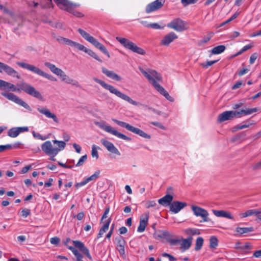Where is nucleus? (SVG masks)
Wrapping results in <instances>:
<instances>
[{
    "label": "nucleus",
    "instance_id": "obj_1",
    "mask_svg": "<svg viewBox=\"0 0 261 261\" xmlns=\"http://www.w3.org/2000/svg\"><path fill=\"white\" fill-rule=\"evenodd\" d=\"M139 70L159 92L164 96L169 101L171 102L174 101V98L169 95L168 92L162 86L157 83V81H161L162 79V76L160 73L154 70H151L148 73L141 67H139Z\"/></svg>",
    "mask_w": 261,
    "mask_h": 261
},
{
    "label": "nucleus",
    "instance_id": "obj_2",
    "mask_svg": "<svg viewBox=\"0 0 261 261\" xmlns=\"http://www.w3.org/2000/svg\"><path fill=\"white\" fill-rule=\"evenodd\" d=\"M257 109L249 108L246 110L242 109L240 111H225L220 115L218 117V121L219 122H222L226 120H231L234 118H239L241 117L243 115H248L257 112Z\"/></svg>",
    "mask_w": 261,
    "mask_h": 261
},
{
    "label": "nucleus",
    "instance_id": "obj_3",
    "mask_svg": "<svg viewBox=\"0 0 261 261\" xmlns=\"http://www.w3.org/2000/svg\"><path fill=\"white\" fill-rule=\"evenodd\" d=\"M17 86L18 88L14 85L8 82V85H6V88L9 89L12 91H20L22 90L32 96L38 99L42 100L43 97L40 93L31 85L22 82L19 84H17Z\"/></svg>",
    "mask_w": 261,
    "mask_h": 261
},
{
    "label": "nucleus",
    "instance_id": "obj_4",
    "mask_svg": "<svg viewBox=\"0 0 261 261\" xmlns=\"http://www.w3.org/2000/svg\"><path fill=\"white\" fill-rule=\"evenodd\" d=\"M93 80L95 82L100 84L105 89L109 90L111 93L114 94L117 97L127 101L133 105L138 106L139 105L138 102L133 100L129 96L124 93H122L117 89L115 88L114 86L107 84L105 82L99 80L97 77H93Z\"/></svg>",
    "mask_w": 261,
    "mask_h": 261
},
{
    "label": "nucleus",
    "instance_id": "obj_5",
    "mask_svg": "<svg viewBox=\"0 0 261 261\" xmlns=\"http://www.w3.org/2000/svg\"><path fill=\"white\" fill-rule=\"evenodd\" d=\"M58 41L63 44H66L72 47L77 48L80 50L84 51L87 53L89 56L96 59L98 62L102 63V60L99 58V57L92 50L86 48L83 45L77 42H74L68 38H64L61 36H59L57 38Z\"/></svg>",
    "mask_w": 261,
    "mask_h": 261
},
{
    "label": "nucleus",
    "instance_id": "obj_6",
    "mask_svg": "<svg viewBox=\"0 0 261 261\" xmlns=\"http://www.w3.org/2000/svg\"><path fill=\"white\" fill-rule=\"evenodd\" d=\"M58 7L63 10H64L72 14L77 17H82L84 14L81 12L75 10L80 5L77 3H72L68 0H54Z\"/></svg>",
    "mask_w": 261,
    "mask_h": 261
},
{
    "label": "nucleus",
    "instance_id": "obj_7",
    "mask_svg": "<svg viewBox=\"0 0 261 261\" xmlns=\"http://www.w3.org/2000/svg\"><path fill=\"white\" fill-rule=\"evenodd\" d=\"M17 65H18L19 67L25 69L27 70H28L30 71H32V72L36 73L40 76H43L44 77H45L51 81H56L57 79L52 76L51 75L48 74L42 70H41L40 68H39L37 67H36L33 65L26 63L25 62H17L16 63Z\"/></svg>",
    "mask_w": 261,
    "mask_h": 261
},
{
    "label": "nucleus",
    "instance_id": "obj_8",
    "mask_svg": "<svg viewBox=\"0 0 261 261\" xmlns=\"http://www.w3.org/2000/svg\"><path fill=\"white\" fill-rule=\"evenodd\" d=\"M116 39L125 48L130 50L134 53L141 55H144L146 54L145 51L143 48L138 47L134 43L126 38L117 36Z\"/></svg>",
    "mask_w": 261,
    "mask_h": 261
},
{
    "label": "nucleus",
    "instance_id": "obj_9",
    "mask_svg": "<svg viewBox=\"0 0 261 261\" xmlns=\"http://www.w3.org/2000/svg\"><path fill=\"white\" fill-rule=\"evenodd\" d=\"M112 121L115 122L117 124L119 125V126L125 128L129 131L132 132L136 134H137L144 138L149 139L151 138L150 135L147 134L142 130L138 128L135 127L134 126L130 125L127 123L119 121L115 119H112Z\"/></svg>",
    "mask_w": 261,
    "mask_h": 261
},
{
    "label": "nucleus",
    "instance_id": "obj_10",
    "mask_svg": "<svg viewBox=\"0 0 261 261\" xmlns=\"http://www.w3.org/2000/svg\"><path fill=\"white\" fill-rule=\"evenodd\" d=\"M42 151L46 154L50 156V160L55 161V156H56L60 151V149L53 147L50 141H46L41 145Z\"/></svg>",
    "mask_w": 261,
    "mask_h": 261
},
{
    "label": "nucleus",
    "instance_id": "obj_11",
    "mask_svg": "<svg viewBox=\"0 0 261 261\" xmlns=\"http://www.w3.org/2000/svg\"><path fill=\"white\" fill-rule=\"evenodd\" d=\"M44 65L48 68L54 74L59 76L62 81L67 84L71 83L70 81H72L71 78L69 77L62 69L57 67L54 64L46 62L44 63Z\"/></svg>",
    "mask_w": 261,
    "mask_h": 261
},
{
    "label": "nucleus",
    "instance_id": "obj_12",
    "mask_svg": "<svg viewBox=\"0 0 261 261\" xmlns=\"http://www.w3.org/2000/svg\"><path fill=\"white\" fill-rule=\"evenodd\" d=\"M191 209L195 216L201 218L199 222L202 223L211 221L208 217L209 214L205 209L194 205L191 206Z\"/></svg>",
    "mask_w": 261,
    "mask_h": 261
},
{
    "label": "nucleus",
    "instance_id": "obj_13",
    "mask_svg": "<svg viewBox=\"0 0 261 261\" xmlns=\"http://www.w3.org/2000/svg\"><path fill=\"white\" fill-rule=\"evenodd\" d=\"M99 127L105 130L106 132L109 133L119 138L122 139L123 140L130 141L132 140L131 138L126 136V135L121 134L118 132L117 130L114 129L111 126L107 125L105 124V123H98Z\"/></svg>",
    "mask_w": 261,
    "mask_h": 261
},
{
    "label": "nucleus",
    "instance_id": "obj_14",
    "mask_svg": "<svg viewBox=\"0 0 261 261\" xmlns=\"http://www.w3.org/2000/svg\"><path fill=\"white\" fill-rule=\"evenodd\" d=\"M187 24L185 21L179 18H177L168 23L167 27L177 32H181L187 29Z\"/></svg>",
    "mask_w": 261,
    "mask_h": 261
},
{
    "label": "nucleus",
    "instance_id": "obj_15",
    "mask_svg": "<svg viewBox=\"0 0 261 261\" xmlns=\"http://www.w3.org/2000/svg\"><path fill=\"white\" fill-rule=\"evenodd\" d=\"M2 95L9 100H12L16 103L23 107L25 109L28 110L29 111H32V109L29 106V105L14 94L12 93L5 92L2 93Z\"/></svg>",
    "mask_w": 261,
    "mask_h": 261
},
{
    "label": "nucleus",
    "instance_id": "obj_16",
    "mask_svg": "<svg viewBox=\"0 0 261 261\" xmlns=\"http://www.w3.org/2000/svg\"><path fill=\"white\" fill-rule=\"evenodd\" d=\"M165 2V0H155L148 4L146 7L145 12L149 14L161 9Z\"/></svg>",
    "mask_w": 261,
    "mask_h": 261
},
{
    "label": "nucleus",
    "instance_id": "obj_17",
    "mask_svg": "<svg viewBox=\"0 0 261 261\" xmlns=\"http://www.w3.org/2000/svg\"><path fill=\"white\" fill-rule=\"evenodd\" d=\"M187 203L185 202L179 201H172L169 207L170 211L173 214H177L181 210L187 206Z\"/></svg>",
    "mask_w": 261,
    "mask_h": 261
},
{
    "label": "nucleus",
    "instance_id": "obj_18",
    "mask_svg": "<svg viewBox=\"0 0 261 261\" xmlns=\"http://www.w3.org/2000/svg\"><path fill=\"white\" fill-rule=\"evenodd\" d=\"M115 241L116 242V248L119 251L120 254L123 256L125 255V245L126 241L124 239L123 237L119 236L115 238Z\"/></svg>",
    "mask_w": 261,
    "mask_h": 261
},
{
    "label": "nucleus",
    "instance_id": "obj_19",
    "mask_svg": "<svg viewBox=\"0 0 261 261\" xmlns=\"http://www.w3.org/2000/svg\"><path fill=\"white\" fill-rule=\"evenodd\" d=\"M37 110L40 113L44 115L47 118L52 119L57 123H59V120L57 116L54 113H51L49 109L45 107H38Z\"/></svg>",
    "mask_w": 261,
    "mask_h": 261
},
{
    "label": "nucleus",
    "instance_id": "obj_20",
    "mask_svg": "<svg viewBox=\"0 0 261 261\" xmlns=\"http://www.w3.org/2000/svg\"><path fill=\"white\" fill-rule=\"evenodd\" d=\"M72 242L75 247L79 248L89 259L92 260V257L88 248L85 246L83 242L77 240L73 241Z\"/></svg>",
    "mask_w": 261,
    "mask_h": 261
},
{
    "label": "nucleus",
    "instance_id": "obj_21",
    "mask_svg": "<svg viewBox=\"0 0 261 261\" xmlns=\"http://www.w3.org/2000/svg\"><path fill=\"white\" fill-rule=\"evenodd\" d=\"M100 142L109 151L119 155H120L119 151L112 142L105 139H101Z\"/></svg>",
    "mask_w": 261,
    "mask_h": 261
},
{
    "label": "nucleus",
    "instance_id": "obj_22",
    "mask_svg": "<svg viewBox=\"0 0 261 261\" xmlns=\"http://www.w3.org/2000/svg\"><path fill=\"white\" fill-rule=\"evenodd\" d=\"M0 68L3 70L8 75L20 79V76L17 73V72L11 67L8 65L0 62Z\"/></svg>",
    "mask_w": 261,
    "mask_h": 261
},
{
    "label": "nucleus",
    "instance_id": "obj_23",
    "mask_svg": "<svg viewBox=\"0 0 261 261\" xmlns=\"http://www.w3.org/2000/svg\"><path fill=\"white\" fill-rule=\"evenodd\" d=\"M77 31L85 40L92 44L94 46L98 43V41L95 38L82 29H79Z\"/></svg>",
    "mask_w": 261,
    "mask_h": 261
},
{
    "label": "nucleus",
    "instance_id": "obj_24",
    "mask_svg": "<svg viewBox=\"0 0 261 261\" xmlns=\"http://www.w3.org/2000/svg\"><path fill=\"white\" fill-rule=\"evenodd\" d=\"M178 38L177 35L172 32L164 36L162 40L161 44L163 45L168 46L174 40Z\"/></svg>",
    "mask_w": 261,
    "mask_h": 261
},
{
    "label": "nucleus",
    "instance_id": "obj_25",
    "mask_svg": "<svg viewBox=\"0 0 261 261\" xmlns=\"http://www.w3.org/2000/svg\"><path fill=\"white\" fill-rule=\"evenodd\" d=\"M99 174H100V171L97 170L95 172V173L93 175L87 177L83 181H82L80 182L76 183L75 186L77 188H79L82 186H83L85 185L86 184H87V183H88L89 182H90V181L95 180L97 178H98L99 177Z\"/></svg>",
    "mask_w": 261,
    "mask_h": 261
},
{
    "label": "nucleus",
    "instance_id": "obj_26",
    "mask_svg": "<svg viewBox=\"0 0 261 261\" xmlns=\"http://www.w3.org/2000/svg\"><path fill=\"white\" fill-rule=\"evenodd\" d=\"M173 199V196L171 194H167L162 198L158 200L160 204L164 206H170L171 202Z\"/></svg>",
    "mask_w": 261,
    "mask_h": 261
},
{
    "label": "nucleus",
    "instance_id": "obj_27",
    "mask_svg": "<svg viewBox=\"0 0 261 261\" xmlns=\"http://www.w3.org/2000/svg\"><path fill=\"white\" fill-rule=\"evenodd\" d=\"M102 72L103 74L106 75L109 78H111L112 80H115L116 81H120L121 80V77L118 75L117 74L115 73L114 71L109 70L105 67H102L101 68Z\"/></svg>",
    "mask_w": 261,
    "mask_h": 261
},
{
    "label": "nucleus",
    "instance_id": "obj_28",
    "mask_svg": "<svg viewBox=\"0 0 261 261\" xmlns=\"http://www.w3.org/2000/svg\"><path fill=\"white\" fill-rule=\"evenodd\" d=\"M192 237H189L187 239H181L182 243L180 244V249L182 252L189 249L192 242Z\"/></svg>",
    "mask_w": 261,
    "mask_h": 261
},
{
    "label": "nucleus",
    "instance_id": "obj_29",
    "mask_svg": "<svg viewBox=\"0 0 261 261\" xmlns=\"http://www.w3.org/2000/svg\"><path fill=\"white\" fill-rule=\"evenodd\" d=\"M212 211L213 214L218 217H225L231 220H234V217L229 212L223 210L219 211L213 210Z\"/></svg>",
    "mask_w": 261,
    "mask_h": 261
},
{
    "label": "nucleus",
    "instance_id": "obj_30",
    "mask_svg": "<svg viewBox=\"0 0 261 261\" xmlns=\"http://www.w3.org/2000/svg\"><path fill=\"white\" fill-rule=\"evenodd\" d=\"M148 216H147L146 217L143 219H140L139 225L137 228L138 232H142L145 230V228L148 224Z\"/></svg>",
    "mask_w": 261,
    "mask_h": 261
},
{
    "label": "nucleus",
    "instance_id": "obj_31",
    "mask_svg": "<svg viewBox=\"0 0 261 261\" xmlns=\"http://www.w3.org/2000/svg\"><path fill=\"white\" fill-rule=\"evenodd\" d=\"M154 236L156 239L165 238L167 241H168V239H169L170 237H171V234L167 231H162L156 232L154 234Z\"/></svg>",
    "mask_w": 261,
    "mask_h": 261
},
{
    "label": "nucleus",
    "instance_id": "obj_32",
    "mask_svg": "<svg viewBox=\"0 0 261 261\" xmlns=\"http://www.w3.org/2000/svg\"><path fill=\"white\" fill-rule=\"evenodd\" d=\"M111 221V219L110 218L109 219L106 223L101 227L97 234V238L101 237L103 234L108 230Z\"/></svg>",
    "mask_w": 261,
    "mask_h": 261
},
{
    "label": "nucleus",
    "instance_id": "obj_33",
    "mask_svg": "<svg viewBox=\"0 0 261 261\" xmlns=\"http://www.w3.org/2000/svg\"><path fill=\"white\" fill-rule=\"evenodd\" d=\"M254 231V228L253 227H238L236 228V231L239 233L240 234L244 233H249Z\"/></svg>",
    "mask_w": 261,
    "mask_h": 261
},
{
    "label": "nucleus",
    "instance_id": "obj_34",
    "mask_svg": "<svg viewBox=\"0 0 261 261\" xmlns=\"http://www.w3.org/2000/svg\"><path fill=\"white\" fill-rule=\"evenodd\" d=\"M258 211L255 209L249 210L245 212V213L240 214V216L241 218H245L249 216H251L252 215L256 216V214H258Z\"/></svg>",
    "mask_w": 261,
    "mask_h": 261
},
{
    "label": "nucleus",
    "instance_id": "obj_35",
    "mask_svg": "<svg viewBox=\"0 0 261 261\" xmlns=\"http://www.w3.org/2000/svg\"><path fill=\"white\" fill-rule=\"evenodd\" d=\"M226 47L223 45H220L214 47L212 50V53L213 54H219L223 52Z\"/></svg>",
    "mask_w": 261,
    "mask_h": 261
},
{
    "label": "nucleus",
    "instance_id": "obj_36",
    "mask_svg": "<svg viewBox=\"0 0 261 261\" xmlns=\"http://www.w3.org/2000/svg\"><path fill=\"white\" fill-rule=\"evenodd\" d=\"M203 239L201 237L197 238L195 247V250L196 251H199L201 249L203 244Z\"/></svg>",
    "mask_w": 261,
    "mask_h": 261
},
{
    "label": "nucleus",
    "instance_id": "obj_37",
    "mask_svg": "<svg viewBox=\"0 0 261 261\" xmlns=\"http://www.w3.org/2000/svg\"><path fill=\"white\" fill-rule=\"evenodd\" d=\"M97 48L99 49L101 52L105 54L108 58H110V55L108 51L105 46L102 45L101 43L98 42L97 45L95 46Z\"/></svg>",
    "mask_w": 261,
    "mask_h": 261
},
{
    "label": "nucleus",
    "instance_id": "obj_38",
    "mask_svg": "<svg viewBox=\"0 0 261 261\" xmlns=\"http://www.w3.org/2000/svg\"><path fill=\"white\" fill-rule=\"evenodd\" d=\"M218 240L215 236H212L210 239V247L211 249H215L218 246Z\"/></svg>",
    "mask_w": 261,
    "mask_h": 261
},
{
    "label": "nucleus",
    "instance_id": "obj_39",
    "mask_svg": "<svg viewBox=\"0 0 261 261\" xmlns=\"http://www.w3.org/2000/svg\"><path fill=\"white\" fill-rule=\"evenodd\" d=\"M16 127L10 128L8 132V135L12 138H15L19 135Z\"/></svg>",
    "mask_w": 261,
    "mask_h": 261
},
{
    "label": "nucleus",
    "instance_id": "obj_40",
    "mask_svg": "<svg viewBox=\"0 0 261 261\" xmlns=\"http://www.w3.org/2000/svg\"><path fill=\"white\" fill-rule=\"evenodd\" d=\"M185 232L188 235L192 236L200 233L199 230L196 228H188L185 230Z\"/></svg>",
    "mask_w": 261,
    "mask_h": 261
},
{
    "label": "nucleus",
    "instance_id": "obj_41",
    "mask_svg": "<svg viewBox=\"0 0 261 261\" xmlns=\"http://www.w3.org/2000/svg\"><path fill=\"white\" fill-rule=\"evenodd\" d=\"M53 141L54 144H57L58 145L59 147L58 148L60 149V150L64 149L66 145V143L65 142L62 141H58L56 140H53Z\"/></svg>",
    "mask_w": 261,
    "mask_h": 261
},
{
    "label": "nucleus",
    "instance_id": "obj_42",
    "mask_svg": "<svg viewBox=\"0 0 261 261\" xmlns=\"http://www.w3.org/2000/svg\"><path fill=\"white\" fill-rule=\"evenodd\" d=\"M219 60H214V61H207L205 63H202L200 64V65L205 68H207L208 66H212L215 63H217Z\"/></svg>",
    "mask_w": 261,
    "mask_h": 261
},
{
    "label": "nucleus",
    "instance_id": "obj_43",
    "mask_svg": "<svg viewBox=\"0 0 261 261\" xmlns=\"http://www.w3.org/2000/svg\"><path fill=\"white\" fill-rule=\"evenodd\" d=\"M87 159V155L86 154L83 155L82 156H81L80 158V159H79L78 162L75 165V166L77 167H80V166H82L84 164V163L86 161Z\"/></svg>",
    "mask_w": 261,
    "mask_h": 261
},
{
    "label": "nucleus",
    "instance_id": "obj_44",
    "mask_svg": "<svg viewBox=\"0 0 261 261\" xmlns=\"http://www.w3.org/2000/svg\"><path fill=\"white\" fill-rule=\"evenodd\" d=\"M180 239H172L171 237H170L169 239H168V242L171 245H176L180 242Z\"/></svg>",
    "mask_w": 261,
    "mask_h": 261
},
{
    "label": "nucleus",
    "instance_id": "obj_45",
    "mask_svg": "<svg viewBox=\"0 0 261 261\" xmlns=\"http://www.w3.org/2000/svg\"><path fill=\"white\" fill-rule=\"evenodd\" d=\"M198 0H181V3L184 7H187L188 5L192 4H195Z\"/></svg>",
    "mask_w": 261,
    "mask_h": 261
},
{
    "label": "nucleus",
    "instance_id": "obj_46",
    "mask_svg": "<svg viewBox=\"0 0 261 261\" xmlns=\"http://www.w3.org/2000/svg\"><path fill=\"white\" fill-rule=\"evenodd\" d=\"M156 203L154 200L147 201L145 203V206L147 208L155 207Z\"/></svg>",
    "mask_w": 261,
    "mask_h": 261
},
{
    "label": "nucleus",
    "instance_id": "obj_47",
    "mask_svg": "<svg viewBox=\"0 0 261 261\" xmlns=\"http://www.w3.org/2000/svg\"><path fill=\"white\" fill-rule=\"evenodd\" d=\"M91 155L93 158H95L97 159L99 157L98 151L96 149V146L93 145L92 147Z\"/></svg>",
    "mask_w": 261,
    "mask_h": 261
},
{
    "label": "nucleus",
    "instance_id": "obj_48",
    "mask_svg": "<svg viewBox=\"0 0 261 261\" xmlns=\"http://www.w3.org/2000/svg\"><path fill=\"white\" fill-rule=\"evenodd\" d=\"M33 136L34 138H37L38 139L41 140H46L47 137H43L39 133H36L35 131H33L32 132Z\"/></svg>",
    "mask_w": 261,
    "mask_h": 261
},
{
    "label": "nucleus",
    "instance_id": "obj_49",
    "mask_svg": "<svg viewBox=\"0 0 261 261\" xmlns=\"http://www.w3.org/2000/svg\"><path fill=\"white\" fill-rule=\"evenodd\" d=\"M146 27H148V28H152V29H161L163 28V27H161L157 23H152L148 24L146 25Z\"/></svg>",
    "mask_w": 261,
    "mask_h": 261
},
{
    "label": "nucleus",
    "instance_id": "obj_50",
    "mask_svg": "<svg viewBox=\"0 0 261 261\" xmlns=\"http://www.w3.org/2000/svg\"><path fill=\"white\" fill-rule=\"evenodd\" d=\"M60 241V238L57 237H55L51 238L50 239V243L52 244L55 245H58V244L59 243Z\"/></svg>",
    "mask_w": 261,
    "mask_h": 261
},
{
    "label": "nucleus",
    "instance_id": "obj_51",
    "mask_svg": "<svg viewBox=\"0 0 261 261\" xmlns=\"http://www.w3.org/2000/svg\"><path fill=\"white\" fill-rule=\"evenodd\" d=\"M45 1H46V5H41V7L43 9H45L46 8H50V7H53L52 0H45Z\"/></svg>",
    "mask_w": 261,
    "mask_h": 261
},
{
    "label": "nucleus",
    "instance_id": "obj_52",
    "mask_svg": "<svg viewBox=\"0 0 261 261\" xmlns=\"http://www.w3.org/2000/svg\"><path fill=\"white\" fill-rule=\"evenodd\" d=\"M258 57L257 54L255 53L251 55L249 60V63L250 64H252L254 63L255 61Z\"/></svg>",
    "mask_w": 261,
    "mask_h": 261
},
{
    "label": "nucleus",
    "instance_id": "obj_53",
    "mask_svg": "<svg viewBox=\"0 0 261 261\" xmlns=\"http://www.w3.org/2000/svg\"><path fill=\"white\" fill-rule=\"evenodd\" d=\"M30 214L31 211L29 209H23L21 211V216L24 218L27 217Z\"/></svg>",
    "mask_w": 261,
    "mask_h": 261
},
{
    "label": "nucleus",
    "instance_id": "obj_54",
    "mask_svg": "<svg viewBox=\"0 0 261 261\" xmlns=\"http://www.w3.org/2000/svg\"><path fill=\"white\" fill-rule=\"evenodd\" d=\"M0 10L3 11V12L5 14H8L9 15L12 14V12L9 10V9L1 4H0Z\"/></svg>",
    "mask_w": 261,
    "mask_h": 261
},
{
    "label": "nucleus",
    "instance_id": "obj_55",
    "mask_svg": "<svg viewBox=\"0 0 261 261\" xmlns=\"http://www.w3.org/2000/svg\"><path fill=\"white\" fill-rule=\"evenodd\" d=\"M150 123L155 126L159 127L160 128H161L162 129H163V130L166 129V127L160 122L152 121V122H151Z\"/></svg>",
    "mask_w": 261,
    "mask_h": 261
},
{
    "label": "nucleus",
    "instance_id": "obj_56",
    "mask_svg": "<svg viewBox=\"0 0 261 261\" xmlns=\"http://www.w3.org/2000/svg\"><path fill=\"white\" fill-rule=\"evenodd\" d=\"M12 148V145L11 144H7L5 145H0V152H2L4 150L10 149Z\"/></svg>",
    "mask_w": 261,
    "mask_h": 261
},
{
    "label": "nucleus",
    "instance_id": "obj_57",
    "mask_svg": "<svg viewBox=\"0 0 261 261\" xmlns=\"http://www.w3.org/2000/svg\"><path fill=\"white\" fill-rule=\"evenodd\" d=\"M245 85V83H243L242 81H239L236 83L235 84H234L232 87V90L237 89L241 87L242 85Z\"/></svg>",
    "mask_w": 261,
    "mask_h": 261
},
{
    "label": "nucleus",
    "instance_id": "obj_58",
    "mask_svg": "<svg viewBox=\"0 0 261 261\" xmlns=\"http://www.w3.org/2000/svg\"><path fill=\"white\" fill-rule=\"evenodd\" d=\"M72 252L73 253V254L76 258V261L79 258H83V255L78 251V250L76 249H75L74 250H72Z\"/></svg>",
    "mask_w": 261,
    "mask_h": 261
},
{
    "label": "nucleus",
    "instance_id": "obj_59",
    "mask_svg": "<svg viewBox=\"0 0 261 261\" xmlns=\"http://www.w3.org/2000/svg\"><path fill=\"white\" fill-rule=\"evenodd\" d=\"M17 132H18V134H19L21 133L28 132L29 130V128L27 126H24V127H16Z\"/></svg>",
    "mask_w": 261,
    "mask_h": 261
},
{
    "label": "nucleus",
    "instance_id": "obj_60",
    "mask_svg": "<svg viewBox=\"0 0 261 261\" xmlns=\"http://www.w3.org/2000/svg\"><path fill=\"white\" fill-rule=\"evenodd\" d=\"M250 124H250V123H248V124L246 123V124H243V125L239 124L236 126V128L237 130L242 129L243 128L248 127Z\"/></svg>",
    "mask_w": 261,
    "mask_h": 261
},
{
    "label": "nucleus",
    "instance_id": "obj_61",
    "mask_svg": "<svg viewBox=\"0 0 261 261\" xmlns=\"http://www.w3.org/2000/svg\"><path fill=\"white\" fill-rule=\"evenodd\" d=\"M252 168L253 170H256L261 169V161L253 165Z\"/></svg>",
    "mask_w": 261,
    "mask_h": 261
},
{
    "label": "nucleus",
    "instance_id": "obj_62",
    "mask_svg": "<svg viewBox=\"0 0 261 261\" xmlns=\"http://www.w3.org/2000/svg\"><path fill=\"white\" fill-rule=\"evenodd\" d=\"M251 245L249 243H246L244 245L242 246V250L244 251L246 249H251Z\"/></svg>",
    "mask_w": 261,
    "mask_h": 261
},
{
    "label": "nucleus",
    "instance_id": "obj_63",
    "mask_svg": "<svg viewBox=\"0 0 261 261\" xmlns=\"http://www.w3.org/2000/svg\"><path fill=\"white\" fill-rule=\"evenodd\" d=\"M119 231L120 234H123L127 232V229L124 226H122L119 228Z\"/></svg>",
    "mask_w": 261,
    "mask_h": 261
},
{
    "label": "nucleus",
    "instance_id": "obj_64",
    "mask_svg": "<svg viewBox=\"0 0 261 261\" xmlns=\"http://www.w3.org/2000/svg\"><path fill=\"white\" fill-rule=\"evenodd\" d=\"M253 256L255 257H261V249L255 251L253 254Z\"/></svg>",
    "mask_w": 261,
    "mask_h": 261
}]
</instances>
